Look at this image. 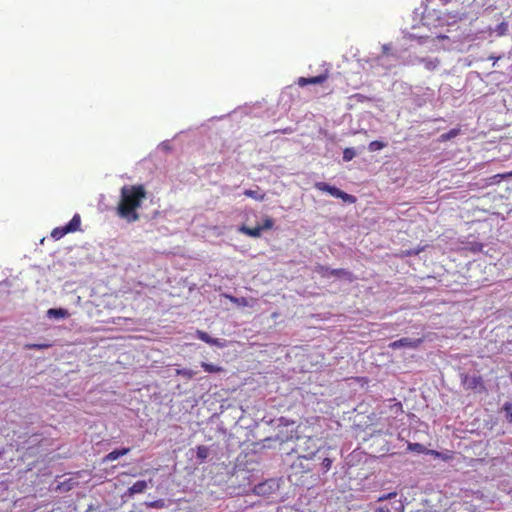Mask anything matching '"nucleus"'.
I'll list each match as a JSON object with an SVG mask.
<instances>
[{
	"label": "nucleus",
	"instance_id": "obj_1",
	"mask_svg": "<svg viewBox=\"0 0 512 512\" xmlns=\"http://www.w3.org/2000/svg\"><path fill=\"white\" fill-rule=\"evenodd\" d=\"M147 197L144 185H125L120 190V200L116 207V214L128 223H134L140 219L137 210Z\"/></svg>",
	"mask_w": 512,
	"mask_h": 512
},
{
	"label": "nucleus",
	"instance_id": "obj_2",
	"mask_svg": "<svg viewBox=\"0 0 512 512\" xmlns=\"http://www.w3.org/2000/svg\"><path fill=\"white\" fill-rule=\"evenodd\" d=\"M314 187H315V189L322 191V192H326L335 198H340L344 202H347V203L353 204L357 200L355 196L350 195V194L338 189L335 186H331L326 182H316L314 184Z\"/></svg>",
	"mask_w": 512,
	"mask_h": 512
},
{
	"label": "nucleus",
	"instance_id": "obj_3",
	"mask_svg": "<svg viewBox=\"0 0 512 512\" xmlns=\"http://www.w3.org/2000/svg\"><path fill=\"white\" fill-rule=\"evenodd\" d=\"M315 271L321 276V277H324V278H327V277H331V276H334V277H338V278H345L347 279L348 281L352 282L355 280V276L353 275L352 272L346 270V269H343V268H338V269H330L329 267L327 266H324V265H318L316 268H315Z\"/></svg>",
	"mask_w": 512,
	"mask_h": 512
},
{
	"label": "nucleus",
	"instance_id": "obj_4",
	"mask_svg": "<svg viewBox=\"0 0 512 512\" xmlns=\"http://www.w3.org/2000/svg\"><path fill=\"white\" fill-rule=\"evenodd\" d=\"M274 226V220L271 217H266L263 220L262 225L256 226V227H248L246 225H242L238 228V231L244 235H247L249 237L253 238H259L262 234V231L264 230H270Z\"/></svg>",
	"mask_w": 512,
	"mask_h": 512
},
{
	"label": "nucleus",
	"instance_id": "obj_5",
	"mask_svg": "<svg viewBox=\"0 0 512 512\" xmlns=\"http://www.w3.org/2000/svg\"><path fill=\"white\" fill-rule=\"evenodd\" d=\"M461 383L466 390L485 392L486 387L483 378L479 375L461 374Z\"/></svg>",
	"mask_w": 512,
	"mask_h": 512
},
{
	"label": "nucleus",
	"instance_id": "obj_6",
	"mask_svg": "<svg viewBox=\"0 0 512 512\" xmlns=\"http://www.w3.org/2000/svg\"><path fill=\"white\" fill-rule=\"evenodd\" d=\"M316 450L314 440L311 437L308 438H300L298 440V445L296 451L299 453H303L304 458L311 457Z\"/></svg>",
	"mask_w": 512,
	"mask_h": 512
},
{
	"label": "nucleus",
	"instance_id": "obj_7",
	"mask_svg": "<svg viewBox=\"0 0 512 512\" xmlns=\"http://www.w3.org/2000/svg\"><path fill=\"white\" fill-rule=\"evenodd\" d=\"M423 343V338L411 339V338H401L396 341H393L389 344V348L395 350L401 347L407 348H418Z\"/></svg>",
	"mask_w": 512,
	"mask_h": 512
},
{
	"label": "nucleus",
	"instance_id": "obj_8",
	"mask_svg": "<svg viewBox=\"0 0 512 512\" xmlns=\"http://www.w3.org/2000/svg\"><path fill=\"white\" fill-rule=\"evenodd\" d=\"M328 77L329 74L327 71H325L324 73L314 77H300L297 81V84L300 87H304L308 84H321L325 82L328 79Z\"/></svg>",
	"mask_w": 512,
	"mask_h": 512
},
{
	"label": "nucleus",
	"instance_id": "obj_9",
	"mask_svg": "<svg viewBox=\"0 0 512 512\" xmlns=\"http://www.w3.org/2000/svg\"><path fill=\"white\" fill-rule=\"evenodd\" d=\"M196 337L198 339H200L201 341L209 344V345H214V346H217V347H224V343L221 342L219 339L217 338H212L208 333H206L205 331H202V330H197L196 331Z\"/></svg>",
	"mask_w": 512,
	"mask_h": 512
},
{
	"label": "nucleus",
	"instance_id": "obj_10",
	"mask_svg": "<svg viewBox=\"0 0 512 512\" xmlns=\"http://www.w3.org/2000/svg\"><path fill=\"white\" fill-rule=\"evenodd\" d=\"M130 452V448H121V449H115L108 453L104 458L102 459L103 463L111 462L117 460L119 457L124 456Z\"/></svg>",
	"mask_w": 512,
	"mask_h": 512
},
{
	"label": "nucleus",
	"instance_id": "obj_11",
	"mask_svg": "<svg viewBox=\"0 0 512 512\" xmlns=\"http://www.w3.org/2000/svg\"><path fill=\"white\" fill-rule=\"evenodd\" d=\"M148 487V484L145 480H139L135 482L129 489L127 490V495L133 496L134 494L143 493Z\"/></svg>",
	"mask_w": 512,
	"mask_h": 512
},
{
	"label": "nucleus",
	"instance_id": "obj_12",
	"mask_svg": "<svg viewBox=\"0 0 512 512\" xmlns=\"http://www.w3.org/2000/svg\"><path fill=\"white\" fill-rule=\"evenodd\" d=\"M81 226V217L79 214H75L72 219L69 221L68 224H66V231L69 233L76 232L80 230Z\"/></svg>",
	"mask_w": 512,
	"mask_h": 512
},
{
	"label": "nucleus",
	"instance_id": "obj_13",
	"mask_svg": "<svg viewBox=\"0 0 512 512\" xmlns=\"http://www.w3.org/2000/svg\"><path fill=\"white\" fill-rule=\"evenodd\" d=\"M47 316L49 318H67L70 314L64 308H51L47 311Z\"/></svg>",
	"mask_w": 512,
	"mask_h": 512
},
{
	"label": "nucleus",
	"instance_id": "obj_14",
	"mask_svg": "<svg viewBox=\"0 0 512 512\" xmlns=\"http://www.w3.org/2000/svg\"><path fill=\"white\" fill-rule=\"evenodd\" d=\"M419 61L424 65V67L428 71L435 70L438 67V65L440 64V61L438 58H421Z\"/></svg>",
	"mask_w": 512,
	"mask_h": 512
},
{
	"label": "nucleus",
	"instance_id": "obj_15",
	"mask_svg": "<svg viewBox=\"0 0 512 512\" xmlns=\"http://www.w3.org/2000/svg\"><path fill=\"white\" fill-rule=\"evenodd\" d=\"M210 454L209 447L205 445H199L196 447V457L200 462L205 461Z\"/></svg>",
	"mask_w": 512,
	"mask_h": 512
},
{
	"label": "nucleus",
	"instance_id": "obj_16",
	"mask_svg": "<svg viewBox=\"0 0 512 512\" xmlns=\"http://www.w3.org/2000/svg\"><path fill=\"white\" fill-rule=\"evenodd\" d=\"M460 134V128H453L449 130L448 132L440 135L439 140L441 142H446L448 140H451L455 137H457Z\"/></svg>",
	"mask_w": 512,
	"mask_h": 512
},
{
	"label": "nucleus",
	"instance_id": "obj_17",
	"mask_svg": "<svg viewBox=\"0 0 512 512\" xmlns=\"http://www.w3.org/2000/svg\"><path fill=\"white\" fill-rule=\"evenodd\" d=\"M201 367L208 373H220L224 371L223 367L207 362H202Z\"/></svg>",
	"mask_w": 512,
	"mask_h": 512
},
{
	"label": "nucleus",
	"instance_id": "obj_18",
	"mask_svg": "<svg viewBox=\"0 0 512 512\" xmlns=\"http://www.w3.org/2000/svg\"><path fill=\"white\" fill-rule=\"evenodd\" d=\"M243 193L245 196H247L249 198H253L258 201H263L266 196L265 193H260L257 190H251V189H246Z\"/></svg>",
	"mask_w": 512,
	"mask_h": 512
},
{
	"label": "nucleus",
	"instance_id": "obj_19",
	"mask_svg": "<svg viewBox=\"0 0 512 512\" xmlns=\"http://www.w3.org/2000/svg\"><path fill=\"white\" fill-rule=\"evenodd\" d=\"M69 232L66 231V225L65 226H61V227H56L52 230L51 232V237L54 239V240H60L62 237H64L66 234H68Z\"/></svg>",
	"mask_w": 512,
	"mask_h": 512
},
{
	"label": "nucleus",
	"instance_id": "obj_20",
	"mask_svg": "<svg viewBox=\"0 0 512 512\" xmlns=\"http://www.w3.org/2000/svg\"><path fill=\"white\" fill-rule=\"evenodd\" d=\"M76 485V482H74L72 479H68L66 481H63L57 485V490L62 492H67L71 490Z\"/></svg>",
	"mask_w": 512,
	"mask_h": 512
},
{
	"label": "nucleus",
	"instance_id": "obj_21",
	"mask_svg": "<svg viewBox=\"0 0 512 512\" xmlns=\"http://www.w3.org/2000/svg\"><path fill=\"white\" fill-rule=\"evenodd\" d=\"M228 298L232 303L236 304L237 306H251L249 300L245 297L229 296Z\"/></svg>",
	"mask_w": 512,
	"mask_h": 512
},
{
	"label": "nucleus",
	"instance_id": "obj_22",
	"mask_svg": "<svg viewBox=\"0 0 512 512\" xmlns=\"http://www.w3.org/2000/svg\"><path fill=\"white\" fill-rule=\"evenodd\" d=\"M386 146V144L382 141L374 140L369 143L368 149L371 152L378 151L383 149Z\"/></svg>",
	"mask_w": 512,
	"mask_h": 512
},
{
	"label": "nucleus",
	"instance_id": "obj_23",
	"mask_svg": "<svg viewBox=\"0 0 512 512\" xmlns=\"http://www.w3.org/2000/svg\"><path fill=\"white\" fill-rule=\"evenodd\" d=\"M356 156V152L353 148H345L343 150V160L345 162L351 161Z\"/></svg>",
	"mask_w": 512,
	"mask_h": 512
},
{
	"label": "nucleus",
	"instance_id": "obj_24",
	"mask_svg": "<svg viewBox=\"0 0 512 512\" xmlns=\"http://www.w3.org/2000/svg\"><path fill=\"white\" fill-rule=\"evenodd\" d=\"M176 374L179 375V376H183L187 379H191L194 377L195 375V372L191 369H186V368H183V369H177L176 370Z\"/></svg>",
	"mask_w": 512,
	"mask_h": 512
},
{
	"label": "nucleus",
	"instance_id": "obj_25",
	"mask_svg": "<svg viewBox=\"0 0 512 512\" xmlns=\"http://www.w3.org/2000/svg\"><path fill=\"white\" fill-rule=\"evenodd\" d=\"M49 347H51V344H49V343H40V344L29 343V344L25 345V348H27V349H36V350L46 349Z\"/></svg>",
	"mask_w": 512,
	"mask_h": 512
},
{
	"label": "nucleus",
	"instance_id": "obj_26",
	"mask_svg": "<svg viewBox=\"0 0 512 512\" xmlns=\"http://www.w3.org/2000/svg\"><path fill=\"white\" fill-rule=\"evenodd\" d=\"M321 465H322L323 472L326 473L327 471L330 470V468L332 466V460L330 458H324Z\"/></svg>",
	"mask_w": 512,
	"mask_h": 512
},
{
	"label": "nucleus",
	"instance_id": "obj_27",
	"mask_svg": "<svg viewBox=\"0 0 512 512\" xmlns=\"http://www.w3.org/2000/svg\"><path fill=\"white\" fill-rule=\"evenodd\" d=\"M503 410L506 413V416L509 418V421L512 422V404L505 403L503 406Z\"/></svg>",
	"mask_w": 512,
	"mask_h": 512
},
{
	"label": "nucleus",
	"instance_id": "obj_28",
	"mask_svg": "<svg viewBox=\"0 0 512 512\" xmlns=\"http://www.w3.org/2000/svg\"><path fill=\"white\" fill-rule=\"evenodd\" d=\"M375 512H391V506L390 504H381L376 509Z\"/></svg>",
	"mask_w": 512,
	"mask_h": 512
},
{
	"label": "nucleus",
	"instance_id": "obj_29",
	"mask_svg": "<svg viewBox=\"0 0 512 512\" xmlns=\"http://www.w3.org/2000/svg\"><path fill=\"white\" fill-rule=\"evenodd\" d=\"M409 449L417 451V452H424V450H425L424 446L419 443L409 444Z\"/></svg>",
	"mask_w": 512,
	"mask_h": 512
},
{
	"label": "nucleus",
	"instance_id": "obj_30",
	"mask_svg": "<svg viewBox=\"0 0 512 512\" xmlns=\"http://www.w3.org/2000/svg\"><path fill=\"white\" fill-rule=\"evenodd\" d=\"M391 410L394 411L395 413H403V408H402V404L400 402H397L393 405H391Z\"/></svg>",
	"mask_w": 512,
	"mask_h": 512
},
{
	"label": "nucleus",
	"instance_id": "obj_31",
	"mask_svg": "<svg viewBox=\"0 0 512 512\" xmlns=\"http://www.w3.org/2000/svg\"><path fill=\"white\" fill-rule=\"evenodd\" d=\"M498 29H499V34H500V35L505 34V32H506V31H507V29H508V25H507V23L502 22V23L498 26Z\"/></svg>",
	"mask_w": 512,
	"mask_h": 512
},
{
	"label": "nucleus",
	"instance_id": "obj_32",
	"mask_svg": "<svg viewBox=\"0 0 512 512\" xmlns=\"http://www.w3.org/2000/svg\"><path fill=\"white\" fill-rule=\"evenodd\" d=\"M392 497H396V493H395V492H393V493H389L388 495H384V496L379 497V498H378V502H380V503H381V502H383V501H385V500H387V499H390V498H392Z\"/></svg>",
	"mask_w": 512,
	"mask_h": 512
},
{
	"label": "nucleus",
	"instance_id": "obj_33",
	"mask_svg": "<svg viewBox=\"0 0 512 512\" xmlns=\"http://www.w3.org/2000/svg\"><path fill=\"white\" fill-rule=\"evenodd\" d=\"M149 506L152 508H161V507H163V502L161 500L155 501V502L150 503Z\"/></svg>",
	"mask_w": 512,
	"mask_h": 512
},
{
	"label": "nucleus",
	"instance_id": "obj_34",
	"mask_svg": "<svg viewBox=\"0 0 512 512\" xmlns=\"http://www.w3.org/2000/svg\"><path fill=\"white\" fill-rule=\"evenodd\" d=\"M509 176H512V171L509 172V173H506V174H497V175H494L492 177V179H496V178H499V179H503V178H506V177H509Z\"/></svg>",
	"mask_w": 512,
	"mask_h": 512
},
{
	"label": "nucleus",
	"instance_id": "obj_35",
	"mask_svg": "<svg viewBox=\"0 0 512 512\" xmlns=\"http://www.w3.org/2000/svg\"><path fill=\"white\" fill-rule=\"evenodd\" d=\"M429 453L431 455H434L435 457H440L441 456V454L438 451H435V450H430Z\"/></svg>",
	"mask_w": 512,
	"mask_h": 512
},
{
	"label": "nucleus",
	"instance_id": "obj_36",
	"mask_svg": "<svg viewBox=\"0 0 512 512\" xmlns=\"http://www.w3.org/2000/svg\"><path fill=\"white\" fill-rule=\"evenodd\" d=\"M4 452H5L4 448H0V458L3 456Z\"/></svg>",
	"mask_w": 512,
	"mask_h": 512
}]
</instances>
